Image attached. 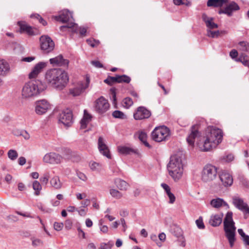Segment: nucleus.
I'll use <instances>...</instances> for the list:
<instances>
[{"label":"nucleus","instance_id":"obj_40","mask_svg":"<svg viewBox=\"0 0 249 249\" xmlns=\"http://www.w3.org/2000/svg\"><path fill=\"white\" fill-rule=\"evenodd\" d=\"M118 78H119V83H125L128 84L131 81V78L125 75H119L118 74Z\"/></svg>","mask_w":249,"mask_h":249},{"label":"nucleus","instance_id":"obj_39","mask_svg":"<svg viewBox=\"0 0 249 249\" xmlns=\"http://www.w3.org/2000/svg\"><path fill=\"white\" fill-rule=\"evenodd\" d=\"M33 188L35 191V194L36 196L39 195L40 194V191L42 189L41 185L40 183L37 180L34 181L33 183Z\"/></svg>","mask_w":249,"mask_h":249},{"label":"nucleus","instance_id":"obj_43","mask_svg":"<svg viewBox=\"0 0 249 249\" xmlns=\"http://www.w3.org/2000/svg\"><path fill=\"white\" fill-rule=\"evenodd\" d=\"M133 103L132 100L130 97H126L122 101L123 106L126 108H128L131 106Z\"/></svg>","mask_w":249,"mask_h":249},{"label":"nucleus","instance_id":"obj_53","mask_svg":"<svg viewBox=\"0 0 249 249\" xmlns=\"http://www.w3.org/2000/svg\"><path fill=\"white\" fill-rule=\"evenodd\" d=\"M64 156L68 160H70V155L72 154V151L69 148H65L64 150Z\"/></svg>","mask_w":249,"mask_h":249},{"label":"nucleus","instance_id":"obj_64","mask_svg":"<svg viewBox=\"0 0 249 249\" xmlns=\"http://www.w3.org/2000/svg\"><path fill=\"white\" fill-rule=\"evenodd\" d=\"M230 56L232 58H235L238 55V52L236 50H232L230 53Z\"/></svg>","mask_w":249,"mask_h":249},{"label":"nucleus","instance_id":"obj_42","mask_svg":"<svg viewBox=\"0 0 249 249\" xmlns=\"http://www.w3.org/2000/svg\"><path fill=\"white\" fill-rule=\"evenodd\" d=\"M173 2L176 5H184L187 7L191 6V2L188 0H173Z\"/></svg>","mask_w":249,"mask_h":249},{"label":"nucleus","instance_id":"obj_36","mask_svg":"<svg viewBox=\"0 0 249 249\" xmlns=\"http://www.w3.org/2000/svg\"><path fill=\"white\" fill-rule=\"evenodd\" d=\"M116 90L115 87H112L109 89V93L110 95V99L112 101V104L116 106L117 105V97H116Z\"/></svg>","mask_w":249,"mask_h":249},{"label":"nucleus","instance_id":"obj_26","mask_svg":"<svg viewBox=\"0 0 249 249\" xmlns=\"http://www.w3.org/2000/svg\"><path fill=\"white\" fill-rule=\"evenodd\" d=\"M223 214H215L212 215L209 221V223L213 227L218 226L222 222Z\"/></svg>","mask_w":249,"mask_h":249},{"label":"nucleus","instance_id":"obj_41","mask_svg":"<svg viewBox=\"0 0 249 249\" xmlns=\"http://www.w3.org/2000/svg\"><path fill=\"white\" fill-rule=\"evenodd\" d=\"M112 115L114 118L120 119H124L126 118L125 114L122 111L118 110L113 111Z\"/></svg>","mask_w":249,"mask_h":249},{"label":"nucleus","instance_id":"obj_16","mask_svg":"<svg viewBox=\"0 0 249 249\" xmlns=\"http://www.w3.org/2000/svg\"><path fill=\"white\" fill-rule=\"evenodd\" d=\"M219 178L223 185L225 187L231 186L233 183L231 175L227 171H222L219 175Z\"/></svg>","mask_w":249,"mask_h":249},{"label":"nucleus","instance_id":"obj_33","mask_svg":"<svg viewBox=\"0 0 249 249\" xmlns=\"http://www.w3.org/2000/svg\"><path fill=\"white\" fill-rule=\"evenodd\" d=\"M115 183L118 188L121 190H126L128 186L126 181L120 178L116 179L115 180Z\"/></svg>","mask_w":249,"mask_h":249},{"label":"nucleus","instance_id":"obj_8","mask_svg":"<svg viewBox=\"0 0 249 249\" xmlns=\"http://www.w3.org/2000/svg\"><path fill=\"white\" fill-rule=\"evenodd\" d=\"M59 121L67 127L71 126L74 122L71 110L68 108L63 110L59 114Z\"/></svg>","mask_w":249,"mask_h":249},{"label":"nucleus","instance_id":"obj_45","mask_svg":"<svg viewBox=\"0 0 249 249\" xmlns=\"http://www.w3.org/2000/svg\"><path fill=\"white\" fill-rule=\"evenodd\" d=\"M110 194L111 196L113 197H115L117 199H119L122 196V194L120 193L119 191L116 189H110Z\"/></svg>","mask_w":249,"mask_h":249},{"label":"nucleus","instance_id":"obj_28","mask_svg":"<svg viewBox=\"0 0 249 249\" xmlns=\"http://www.w3.org/2000/svg\"><path fill=\"white\" fill-rule=\"evenodd\" d=\"M211 205L214 208H218L222 206H226L228 208H229L228 203L225 202L223 199L220 198H217L213 199L211 201Z\"/></svg>","mask_w":249,"mask_h":249},{"label":"nucleus","instance_id":"obj_7","mask_svg":"<svg viewBox=\"0 0 249 249\" xmlns=\"http://www.w3.org/2000/svg\"><path fill=\"white\" fill-rule=\"evenodd\" d=\"M40 49L44 53H48L53 51L54 43L48 35H42L40 37Z\"/></svg>","mask_w":249,"mask_h":249},{"label":"nucleus","instance_id":"obj_35","mask_svg":"<svg viewBox=\"0 0 249 249\" xmlns=\"http://www.w3.org/2000/svg\"><path fill=\"white\" fill-rule=\"evenodd\" d=\"M151 115V112L144 107L141 106V120L147 119Z\"/></svg>","mask_w":249,"mask_h":249},{"label":"nucleus","instance_id":"obj_25","mask_svg":"<svg viewBox=\"0 0 249 249\" xmlns=\"http://www.w3.org/2000/svg\"><path fill=\"white\" fill-rule=\"evenodd\" d=\"M10 71L9 64L3 60H0V75H6ZM2 82L0 79V83Z\"/></svg>","mask_w":249,"mask_h":249},{"label":"nucleus","instance_id":"obj_29","mask_svg":"<svg viewBox=\"0 0 249 249\" xmlns=\"http://www.w3.org/2000/svg\"><path fill=\"white\" fill-rule=\"evenodd\" d=\"M161 186L164 190L167 195L168 196L170 199L169 203L171 204L174 203L175 201L176 198L174 195L171 192L170 187L167 184L164 183H161Z\"/></svg>","mask_w":249,"mask_h":249},{"label":"nucleus","instance_id":"obj_62","mask_svg":"<svg viewBox=\"0 0 249 249\" xmlns=\"http://www.w3.org/2000/svg\"><path fill=\"white\" fill-rule=\"evenodd\" d=\"M139 112H140V107L137 108V112L134 113L133 115L134 118L136 120H140V114Z\"/></svg>","mask_w":249,"mask_h":249},{"label":"nucleus","instance_id":"obj_55","mask_svg":"<svg viewBox=\"0 0 249 249\" xmlns=\"http://www.w3.org/2000/svg\"><path fill=\"white\" fill-rule=\"evenodd\" d=\"M54 229L57 231H60L63 227V224L62 223L54 222L53 224Z\"/></svg>","mask_w":249,"mask_h":249},{"label":"nucleus","instance_id":"obj_61","mask_svg":"<svg viewBox=\"0 0 249 249\" xmlns=\"http://www.w3.org/2000/svg\"><path fill=\"white\" fill-rule=\"evenodd\" d=\"M36 57L35 56H28L23 57L21 59L22 61L30 62L35 59Z\"/></svg>","mask_w":249,"mask_h":249},{"label":"nucleus","instance_id":"obj_2","mask_svg":"<svg viewBox=\"0 0 249 249\" xmlns=\"http://www.w3.org/2000/svg\"><path fill=\"white\" fill-rule=\"evenodd\" d=\"M222 130L213 126H209L206 130V137L202 143H199V147L202 151H210L213 147H215L222 140Z\"/></svg>","mask_w":249,"mask_h":249},{"label":"nucleus","instance_id":"obj_51","mask_svg":"<svg viewBox=\"0 0 249 249\" xmlns=\"http://www.w3.org/2000/svg\"><path fill=\"white\" fill-rule=\"evenodd\" d=\"M72 155V157H71L69 160L75 162H77L80 160L81 158L77 152H75V153L73 154Z\"/></svg>","mask_w":249,"mask_h":249},{"label":"nucleus","instance_id":"obj_27","mask_svg":"<svg viewBox=\"0 0 249 249\" xmlns=\"http://www.w3.org/2000/svg\"><path fill=\"white\" fill-rule=\"evenodd\" d=\"M232 213L231 212H228L224 219V227H233L234 226V222L232 219Z\"/></svg>","mask_w":249,"mask_h":249},{"label":"nucleus","instance_id":"obj_37","mask_svg":"<svg viewBox=\"0 0 249 249\" xmlns=\"http://www.w3.org/2000/svg\"><path fill=\"white\" fill-rule=\"evenodd\" d=\"M237 60L241 62L244 66L249 68V57L245 54H241Z\"/></svg>","mask_w":249,"mask_h":249},{"label":"nucleus","instance_id":"obj_14","mask_svg":"<svg viewBox=\"0 0 249 249\" xmlns=\"http://www.w3.org/2000/svg\"><path fill=\"white\" fill-rule=\"evenodd\" d=\"M72 18V13L67 9H65L60 12L59 15L54 17V19L62 23H67Z\"/></svg>","mask_w":249,"mask_h":249},{"label":"nucleus","instance_id":"obj_22","mask_svg":"<svg viewBox=\"0 0 249 249\" xmlns=\"http://www.w3.org/2000/svg\"><path fill=\"white\" fill-rule=\"evenodd\" d=\"M120 153L124 155H138V150L125 146H120L118 147Z\"/></svg>","mask_w":249,"mask_h":249},{"label":"nucleus","instance_id":"obj_44","mask_svg":"<svg viewBox=\"0 0 249 249\" xmlns=\"http://www.w3.org/2000/svg\"><path fill=\"white\" fill-rule=\"evenodd\" d=\"M87 43L92 48H94L98 46L100 42L98 40H96L92 38L87 39L86 40Z\"/></svg>","mask_w":249,"mask_h":249},{"label":"nucleus","instance_id":"obj_58","mask_svg":"<svg viewBox=\"0 0 249 249\" xmlns=\"http://www.w3.org/2000/svg\"><path fill=\"white\" fill-rule=\"evenodd\" d=\"M83 118L90 121L91 120L92 116L90 114L88 113L87 110L85 109L84 111V116Z\"/></svg>","mask_w":249,"mask_h":249},{"label":"nucleus","instance_id":"obj_49","mask_svg":"<svg viewBox=\"0 0 249 249\" xmlns=\"http://www.w3.org/2000/svg\"><path fill=\"white\" fill-rule=\"evenodd\" d=\"M146 137V133L141 131V142L143 143V144L148 148H151L152 146L150 145L149 143L144 139Z\"/></svg>","mask_w":249,"mask_h":249},{"label":"nucleus","instance_id":"obj_30","mask_svg":"<svg viewBox=\"0 0 249 249\" xmlns=\"http://www.w3.org/2000/svg\"><path fill=\"white\" fill-rule=\"evenodd\" d=\"M228 2V0H208L207 4L209 7H218L222 6Z\"/></svg>","mask_w":249,"mask_h":249},{"label":"nucleus","instance_id":"obj_6","mask_svg":"<svg viewBox=\"0 0 249 249\" xmlns=\"http://www.w3.org/2000/svg\"><path fill=\"white\" fill-rule=\"evenodd\" d=\"M217 174V168L211 164L205 165L201 172V179L204 182H209L214 180Z\"/></svg>","mask_w":249,"mask_h":249},{"label":"nucleus","instance_id":"obj_23","mask_svg":"<svg viewBox=\"0 0 249 249\" xmlns=\"http://www.w3.org/2000/svg\"><path fill=\"white\" fill-rule=\"evenodd\" d=\"M202 19L205 23L207 27L209 29L208 30L218 28V25L213 22V18L208 17L206 15L203 14L202 15Z\"/></svg>","mask_w":249,"mask_h":249},{"label":"nucleus","instance_id":"obj_3","mask_svg":"<svg viewBox=\"0 0 249 249\" xmlns=\"http://www.w3.org/2000/svg\"><path fill=\"white\" fill-rule=\"evenodd\" d=\"M47 88L45 83L39 80H32L25 84L22 88V95L25 98L36 96Z\"/></svg>","mask_w":249,"mask_h":249},{"label":"nucleus","instance_id":"obj_12","mask_svg":"<svg viewBox=\"0 0 249 249\" xmlns=\"http://www.w3.org/2000/svg\"><path fill=\"white\" fill-rule=\"evenodd\" d=\"M62 156L54 152H50L46 154L43 157L45 162L50 164H58L61 162Z\"/></svg>","mask_w":249,"mask_h":249},{"label":"nucleus","instance_id":"obj_32","mask_svg":"<svg viewBox=\"0 0 249 249\" xmlns=\"http://www.w3.org/2000/svg\"><path fill=\"white\" fill-rule=\"evenodd\" d=\"M75 25H77V24L74 22H71L66 25L61 26L60 27V30L62 32H66L67 29H71L72 32L77 33V28H74Z\"/></svg>","mask_w":249,"mask_h":249},{"label":"nucleus","instance_id":"obj_11","mask_svg":"<svg viewBox=\"0 0 249 249\" xmlns=\"http://www.w3.org/2000/svg\"><path fill=\"white\" fill-rule=\"evenodd\" d=\"M109 107L108 101L103 96H101L96 101L95 110L100 114L106 112Z\"/></svg>","mask_w":249,"mask_h":249},{"label":"nucleus","instance_id":"obj_20","mask_svg":"<svg viewBox=\"0 0 249 249\" xmlns=\"http://www.w3.org/2000/svg\"><path fill=\"white\" fill-rule=\"evenodd\" d=\"M18 25L19 27L20 33H25L29 36L35 35L32 27L28 25L25 21H19Z\"/></svg>","mask_w":249,"mask_h":249},{"label":"nucleus","instance_id":"obj_21","mask_svg":"<svg viewBox=\"0 0 249 249\" xmlns=\"http://www.w3.org/2000/svg\"><path fill=\"white\" fill-rule=\"evenodd\" d=\"M46 63L43 62H40L36 64L31 72L29 74V78L32 79L36 76L45 67Z\"/></svg>","mask_w":249,"mask_h":249},{"label":"nucleus","instance_id":"obj_9","mask_svg":"<svg viewBox=\"0 0 249 249\" xmlns=\"http://www.w3.org/2000/svg\"><path fill=\"white\" fill-rule=\"evenodd\" d=\"M232 201L234 207L243 212L244 215L249 214V206L242 198L235 196L232 197Z\"/></svg>","mask_w":249,"mask_h":249},{"label":"nucleus","instance_id":"obj_5","mask_svg":"<svg viewBox=\"0 0 249 249\" xmlns=\"http://www.w3.org/2000/svg\"><path fill=\"white\" fill-rule=\"evenodd\" d=\"M170 137V130L166 126L156 127L151 133L152 139L155 142H160L169 140Z\"/></svg>","mask_w":249,"mask_h":249},{"label":"nucleus","instance_id":"obj_34","mask_svg":"<svg viewBox=\"0 0 249 249\" xmlns=\"http://www.w3.org/2000/svg\"><path fill=\"white\" fill-rule=\"evenodd\" d=\"M237 48L243 52H248L249 51V43L245 41H240L238 43Z\"/></svg>","mask_w":249,"mask_h":249},{"label":"nucleus","instance_id":"obj_50","mask_svg":"<svg viewBox=\"0 0 249 249\" xmlns=\"http://www.w3.org/2000/svg\"><path fill=\"white\" fill-rule=\"evenodd\" d=\"M172 230H174L173 231V233L174 234L175 236H176L177 237H179L182 235V232L180 228H179L178 227H175Z\"/></svg>","mask_w":249,"mask_h":249},{"label":"nucleus","instance_id":"obj_46","mask_svg":"<svg viewBox=\"0 0 249 249\" xmlns=\"http://www.w3.org/2000/svg\"><path fill=\"white\" fill-rule=\"evenodd\" d=\"M18 156L17 152L15 150L11 149L8 152V158L12 160H15Z\"/></svg>","mask_w":249,"mask_h":249},{"label":"nucleus","instance_id":"obj_38","mask_svg":"<svg viewBox=\"0 0 249 249\" xmlns=\"http://www.w3.org/2000/svg\"><path fill=\"white\" fill-rule=\"evenodd\" d=\"M52 186L55 189H59L61 187V183L58 177L55 176L53 178L50 180Z\"/></svg>","mask_w":249,"mask_h":249},{"label":"nucleus","instance_id":"obj_17","mask_svg":"<svg viewBox=\"0 0 249 249\" xmlns=\"http://www.w3.org/2000/svg\"><path fill=\"white\" fill-rule=\"evenodd\" d=\"M224 228L226 233V236L228 239L230 246L232 248L234 245V243L235 240V231L236 228L235 226H233V227H227V228L224 227Z\"/></svg>","mask_w":249,"mask_h":249},{"label":"nucleus","instance_id":"obj_19","mask_svg":"<svg viewBox=\"0 0 249 249\" xmlns=\"http://www.w3.org/2000/svg\"><path fill=\"white\" fill-rule=\"evenodd\" d=\"M240 9L238 5L234 1L229 3L227 6L223 10L219 11V14H225L229 16H231L234 11L238 10Z\"/></svg>","mask_w":249,"mask_h":249},{"label":"nucleus","instance_id":"obj_13","mask_svg":"<svg viewBox=\"0 0 249 249\" xmlns=\"http://www.w3.org/2000/svg\"><path fill=\"white\" fill-rule=\"evenodd\" d=\"M50 108V105L46 100H41L36 102L35 111L38 115L45 113Z\"/></svg>","mask_w":249,"mask_h":249},{"label":"nucleus","instance_id":"obj_18","mask_svg":"<svg viewBox=\"0 0 249 249\" xmlns=\"http://www.w3.org/2000/svg\"><path fill=\"white\" fill-rule=\"evenodd\" d=\"M50 63L53 66H68L69 61L67 59H64L62 54L56 56L55 57L50 59Z\"/></svg>","mask_w":249,"mask_h":249},{"label":"nucleus","instance_id":"obj_48","mask_svg":"<svg viewBox=\"0 0 249 249\" xmlns=\"http://www.w3.org/2000/svg\"><path fill=\"white\" fill-rule=\"evenodd\" d=\"M196 223L199 229L202 230L205 229V225L202 216H199V218L196 220Z\"/></svg>","mask_w":249,"mask_h":249},{"label":"nucleus","instance_id":"obj_31","mask_svg":"<svg viewBox=\"0 0 249 249\" xmlns=\"http://www.w3.org/2000/svg\"><path fill=\"white\" fill-rule=\"evenodd\" d=\"M104 82L110 86H113L114 84L119 83L118 74H115V76L108 75L107 78L104 80Z\"/></svg>","mask_w":249,"mask_h":249},{"label":"nucleus","instance_id":"obj_59","mask_svg":"<svg viewBox=\"0 0 249 249\" xmlns=\"http://www.w3.org/2000/svg\"><path fill=\"white\" fill-rule=\"evenodd\" d=\"M91 63L96 68H103V65L99 61L94 60L91 62Z\"/></svg>","mask_w":249,"mask_h":249},{"label":"nucleus","instance_id":"obj_52","mask_svg":"<svg viewBox=\"0 0 249 249\" xmlns=\"http://www.w3.org/2000/svg\"><path fill=\"white\" fill-rule=\"evenodd\" d=\"M113 245V243H111L110 242H108L107 243H102L101 244V249H111V247Z\"/></svg>","mask_w":249,"mask_h":249},{"label":"nucleus","instance_id":"obj_1","mask_svg":"<svg viewBox=\"0 0 249 249\" xmlns=\"http://www.w3.org/2000/svg\"><path fill=\"white\" fill-rule=\"evenodd\" d=\"M45 79L48 84L57 90H61L69 82L68 73L62 69H51L48 70Z\"/></svg>","mask_w":249,"mask_h":249},{"label":"nucleus","instance_id":"obj_60","mask_svg":"<svg viewBox=\"0 0 249 249\" xmlns=\"http://www.w3.org/2000/svg\"><path fill=\"white\" fill-rule=\"evenodd\" d=\"M42 244V242L41 241V240H40L39 239H36L33 240V241H32V245H33V246H34L35 247H36V246H39Z\"/></svg>","mask_w":249,"mask_h":249},{"label":"nucleus","instance_id":"obj_15","mask_svg":"<svg viewBox=\"0 0 249 249\" xmlns=\"http://www.w3.org/2000/svg\"><path fill=\"white\" fill-rule=\"evenodd\" d=\"M98 146L99 150L102 155L106 156L108 159H111V156L109 149L104 142L103 137L101 136L99 137L98 138Z\"/></svg>","mask_w":249,"mask_h":249},{"label":"nucleus","instance_id":"obj_54","mask_svg":"<svg viewBox=\"0 0 249 249\" xmlns=\"http://www.w3.org/2000/svg\"><path fill=\"white\" fill-rule=\"evenodd\" d=\"M39 179L42 184L46 185L48 182L49 176L47 174H45L43 177H40Z\"/></svg>","mask_w":249,"mask_h":249},{"label":"nucleus","instance_id":"obj_10","mask_svg":"<svg viewBox=\"0 0 249 249\" xmlns=\"http://www.w3.org/2000/svg\"><path fill=\"white\" fill-rule=\"evenodd\" d=\"M199 125H193L191 127L190 132L186 138V141L188 144L192 147L194 146L196 139L200 135V133L199 131Z\"/></svg>","mask_w":249,"mask_h":249},{"label":"nucleus","instance_id":"obj_63","mask_svg":"<svg viewBox=\"0 0 249 249\" xmlns=\"http://www.w3.org/2000/svg\"><path fill=\"white\" fill-rule=\"evenodd\" d=\"M87 33V28L83 27H79V34L82 36H86V34Z\"/></svg>","mask_w":249,"mask_h":249},{"label":"nucleus","instance_id":"obj_4","mask_svg":"<svg viewBox=\"0 0 249 249\" xmlns=\"http://www.w3.org/2000/svg\"><path fill=\"white\" fill-rule=\"evenodd\" d=\"M167 168L169 175L174 181H178L181 178L183 172L181 157L178 155L172 156Z\"/></svg>","mask_w":249,"mask_h":249},{"label":"nucleus","instance_id":"obj_24","mask_svg":"<svg viewBox=\"0 0 249 249\" xmlns=\"http://www.w3.org/2000/svg\"><path fill=\"white\" fill-rule=\"evenodd\" d=\"M87 88V86H84V84L82 83L78 85L73 89H70V93L73 95V96H79L82 92H83Z\"/></svg>","mask_w":249,"mask_h":249},{"label":"nucleus","instance_id":"obj_57","mask_svg":"<svg viewBox=\"0 0 249 249\" xmlns=\"http://www.w3.org/2000/svg\"><path fill=\"white\" fill-rule=\"evenodd\" d=\"M102 220H100L99 224L101 225L100 230L104 233H107L108 231V227L106 225L102 226Z\"/></svg>","mask_w":249,"mask_h":249},{"label":"nucleus","instance_id":"obj_47","mask_svg":"<svg viewBox=\"0 0 249 249\" xmlns=\"http://www.w3.org/2000/svg\"><path fill=\"white\" fill-rule=\"evenodd\" d=\"M220 35V31H211V30H207V36L212 38H215L219 36Z\"/></svg>","mask_w":249,"mask_h":249},{"label":"nucleus","instance_id":"obj_56","mask_svg":"<svg viewBox=\"0 0 249 249\" xmlns=\"http://www.w3.org/2000/svg\"><path fill=\"white\" fill-rule=\"evenodd\" d=\"M87 120L82 118L80 121L81 129H85L87 126V124L89 122Z\"/></svg>","mask_w":249,"mask_h":249}]
</instances>
